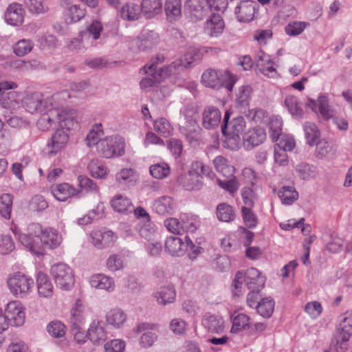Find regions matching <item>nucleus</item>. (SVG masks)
Segmentation results:
<instances>
[{
    "mask_svg": "<svg viewBox=\"0 0 352 352\" xmlns=\"http://www.w3.org/2000/svg\"><path fill=\"white\" fill-rule=\"evenodd\" d=\"M20 243L29 251L37 256L45 254V248L54 250L60 246L62 236L53 228L43 229L38 223H31L27 232L19 235Z\"/></svg>",
    "mask_w": 352,
    "mask_h": 352,
    "instance_id": "f257e3e1",
    "label": "nucleus"
},
{
    "mask_svg": "<svg viewBox=\"0 0 352 352\" xmlns=\"http://www.w3.org/2000/svg\"><path fill=\"white\" fill-rule=\"evenodd\" d=\"M265 282V277L254 267L248 269L245 273L238 272L234 280V294L235 296H241L245 292V287L249 290L260 292Z\"/></svg>",
    "mask_w": 352,
    "mask_h": 352,
    "instance_id": "f03ea898",
    "label": "nucleus"
},
{
    "mask_svg": "<svg viewBox=\"0 0 352 352\" xmlns=\"http://www.w3.org/2000/svg\"><path fill=\"white\" fill-rule=\"evenodd\" d=\"M236 80V76L228 71L208 69L202 74L201 81L205 87L216 89L224 87L232 91Z\"/></svg>",
    "mask_w": 352,
    "mask_h": 352,
    "instance_id": "7ed1b4c3",
    "label": "nucleus"
},
{
    "mask_svg": "<svg viewBox=\"0 0 352 352\" xmlns=\"http://www.w3.org/2000/svg\"><path fill=\"white\" fill-rule=\"evenodd\" d=\"M179 65V63H172L166 67H158L157 63L145 65L144 70L147 76L140 81L141 89H147L159 83L164 78L175 73L176 66Z\"/></svg>",
    "mask_w": 352,
    "mask_h": 352,
    "instance_id": "20e7f679",
    "label": "nucleus"
},
{
    "mask_svg": "<svg viewBox=\"0 0 352 352\" xmlns=\"http://www.w3.org/2000/svg\"><path fill=\"white\" fill-rule=\"evenodd\" d=\"M124 140L120 136L112 135L100 140L98 153L105 158L122 156L124 154Z\"/></svg>",
    "mask_w": 352,
    "mask_h": 352,
    "instance_id": "39448f33",
    "label": "nucleus"
},
{
    "mask_svg": "<svg viewBox=\"0 0 352 352\" xmlns=\"http://www.w3.org/2000/svg\"><path fill=\"white\" fill-rule=\"evenodd\" d=\"M50 273L56 286L63 290H70L74 285V275L70 267L63 263L53 265Z\"/></svg>",
    "mask_w": 352,
    "mask_h": 352,
    "instance_id": "423d86ee",
    "label": "nucleus"
},
{
    "mask_svg": "<svg viewBox=\"0 0 352 352\" xmlns=\"http://www.w3.org/2000/svg\"><path fill=\"white\" fill-rule=\"evenodd\" d=\"M337 333L336 350L338 352H345L348 348L347 342L352 336V312L340 316Z\"/></svg>",
    "mask_w": 352,
    "mask_h": 352,
    "instance_id": "0eeeda50",
    "label": "nucleus"
},
{
    "mask_svg": "<svg viewBox=\"0 0 352 352\" xmlns=\"http://www.w3.org/2000/svg\"><path fill=\"white\" fill-rule=\"evenodd\" d=\"M34 280L21 272L13 274L8 280V285L10 292L16 297L26 296L32 289Z\"/></svg>",
    "mask_w": 352,
    "mask_h": 352,
    "instance_id": "6e6552de",
    "label": "nucleus"
},
{
    "mask_svg": "<svg viewBox=\"0 0 352 352\" xmlns=\"http://www.w3.org/2000/svg\"><path fill=\"white\" fill-rule=\"evenodd\" d=\"M58 98V95L44 98L40 93H33L28 95L24 101V107L27 111L33 114L42 113L47 109L54 104V102Z\"/></svg>",
    "mask_w": 352,
    "mask_h": 352,
    "instance_id": "1a4fd4ad",
    "label": "nucleus"
},
{
    "mask_svg": "<svg viewBox=\"0 0 352 352\" xmlns=\"http://www.w3.org/2000/svg\"><path fill=\"white\" fill-rule=\"evenodd\" d=\"M228 119L229 114L226 112L224 117V124L221 126L222 133L230 139L239 142L245 127L244 118L239 116L233 118L230 122H228Z\"/></svg>",
    "mask_w": 352,
    "mask_h": 352,
    "instance_id": "9d476101",
    "label": "nucleus"
},
{
    "mask_svg": "<svg viewBox=\"0 0 352 352\" xmlns=\"http://www.w3.org/2000/svg\"><path fill=\"white\" fill-rule=\"evenodd\" d=\"M216 52L217 49L210 47H203L199 48L195 46H190L186 48L182 59L175 61L174 63H179V65L176 66L175 72L179 67L183 66L184 67H190L194 63H198L202 58L204 54Z\"/></svg>",
    "mask_w": 352,
    "mask_h": 352,
    "instance_id": "9b49d317",
    "label": "nucleus"
},
{
    "mask_svg": "<svg viewBox=\"0 0 352 352\" xmlns=\"http://www.w3.org/2000/svg\"><path fill=\"white\" fill-rule=\"evenodd\" d=\"M118 239L116 233L110 230L96 229L90 233V242L98 250H103L113 245Z\"/></svg>",
    "mask_w": 352,
    "mask_h": 352,
    "instance_id": "f8f14e48",
    "label": "nucleus"
},
{
    "mask_svg": "<svg viewBox=\"0 0 352 352\" xmlns=\"http://www.w3.org/2000/svg\"><path fill=\"white\" fill-rule=\"evenodd\" d=\"M158 325L144 322L138 325L135 332L142 334L140 344L144 348L151 346L157 339Z\"/></svg>",
    "mask_w": 352,
    "mask_h": 352,
    "instance_id": "ddd939ff",
    "label": "nucleus"
},
{
    "mask_svg": "<svg viewBox=\"0 0 352 352\" xmlns=\"http://www.w3.org/2000/svg\"><path fill=\"white\" fill-rule=\"evenodd\" d=\"M6 318L12 326L20 327L25 322V312L22 304L17 300L10 302L6 308Z\"/></svg>",
    "mask_w": 352,
    "mask_h": 352,
    "instance_id": "4468645a",
    "label": "nucleus"
},
{
    "mask_svg": "<svg viewBox=\"0 0 352 352\" xmlns=\"http://www.w3.org/2000/svg\"><path fill=\"white\" fill-rule=\"evenodd\" d=\"M258 8L257 3L252 1H241L234 10L236 19L243 23L252 21Z\"/></svg>",
    "mask_w": 352,
    "mask_h": 352,
    "instance_id": "2eb2a0df",
    "label": "nucleus"
},
{
    "mask_svg": "<svg viewBox=\"0 0 352 352\" xmlns=\"http://www.w3.org/2000/svg\"><path fill=\"white\" fill-rule=\"evenodd\" d=\"M56 119L58 128L67 131L78 126V112L75 109H58V116Z\"/></svg>",
    "mask_w": 352,
    "mask_h": 352,
    "instance_id": "dca6fc26",
    "label": "nucleus"
},
{
    "mask_svg": "<svg viewBox=\"0 0 352 352\" xmlns=\"http://www.w3.org/2000/svg\"><path fill=\"white\" fill-rule=\"evenodd\" d=\"M221 120L219 109L213 106H207L202 112L201 124L204 128L212 130L217 128Z\"/></svg>",
    "mask_w": 352,
    "mask_h": 352,
    "instance_id": "f3484780",
    "label": "nucleus"
},
{
    "mask_svg": "<svg viewBox=\"0 0 352 352\" xmlns=\"http://www.w3.org/2000/svg\"><path fill=\"white\" fill-rule=\"evenodd\" d=\"M184 8L194 21L202 20L208 13L204 0H186Z\"/></svg>",
    "mask_w": 352,
    "mask_h": 352,
    "instance_id": "a211bd4d",
    "label": "nucleus"
},
{
    "mask_svg": "<svg viewBox=\"0 0 352 352\" xmlns=\"http://www.w3.org/2000/svg\"><path fill=\"white\" fill-rule=\"evenodd\" d=\"M160 41V37L154 31H144L140 36L133 41V45L140 51H145L155 46Z\"/></svg>",
    "mask_w": 352,
    "mask_h": 352,
    "instance_id": "6ab92c4d",
    "label": "nucleus"
},
{
    "mask_svg": "<svg viewBox=\"0 0 352 352\" xmlns=\"http://www.w3.org/2000/svg\"><path fill=\"white\" fill-rule=\"evenodd\" d=\"M25 16V10L22 6L18 3L10 4L5 13V20L7 23L18 26L23 23Z\"/></svg>",
    "mask_w": 352,
    "mask_h": 352,
    "instance_id": "aec40b11",
    "label": "nucleus"
},
{
    "mask_svg": "<svg viewBox=\"0 0 352 352\" xmlns=\"http://www.w3.org/2000/svg\"><path fill=\"white\" fill-rule=\"evenodd\" d=\"M87 335L93 344H102L107 338L104 322L98 320H93L88 329Z\"/></svg>",
    "mask_w": 352,
    "mask_h": 352,
    "instance_id": "412c9836",
    "label": "nucleus"
},
{
    "mask_svg": "<svg viewBox=\"0 0 352 352\" xmlns=\"http://www.w3.org/2000/svg\"><path fill=\"white\" fill-rule=\"evenodd\" d=\"M102 31L103 26L101 22L98 20H94L81 32L84 36L85 40L88 41L91 47H94L97 45V41L100 39Z\"/></svg>",
    "mask_w": 352,
    "mask_h": 352,
    "instance_id": "4be33fe9",
    "label": "nucleus"
},
{
    "mask_svg": "<svg viewBox=\"0 0 352 352\" xmlns=\"http://www.w3.org/2000/svg\"><path fill=\"white\" fill-rule=\"evenodd\" d=\"M58 116V108L53 104L41 113V116L37 121L38 129L43 131L49 130L54 124L56 123V118Z\"/></svg>",
    "mask_w": 352,
    "mask_h": 352,
    "instance_id": "5701e85b",
    "label": "nucleus"
},
{
    "mask_svg": "<svg viewBox=\"0 0 352 352\" xmlns=\"http://www.w3.org/2000/svg\"><path fill=\"white\" fill-rule=\"evenodd\" d=\"M89 284L95 289L107 292H112L116 287L113 279L104 274L92 275L89 278Z\"/></svg>",
    "mask_w": 352,
    "mask_h": 352,
    "instance_id": "b1692460",
    "label": "nucleus"
},
{
    "mask_svg": "<svg viewBox=\"0 0 352 352\" xmlns=\"http://www.w3.org/2000/svg\"><path fill=\"white\" fill-rule=\"evenodd\" d=\"M51 192L58 201H65L68 198L77 195L80 191L68 183H62L53 185L51 187Z\"/></svg>",
    "mask_w": 352,
    "mask_h": 352,
    "instance_id": "393cba45",
    "label": "nucleus"
},
{
    "mask_svg": "<svg viewBox=\"0 0 352 352\" xmlns=\"http://www.w3.org/2000/svg\"><path fill=\"white\" fill-rule=\"evenodd\" d=\"M224 29V21L219 14H213L207 19L204 31L210 37H217Z\"/></svg>",
    "mask_w": 352,
    "mask_h": 352,
    "instance_id": "a878e982",
    "label": "nucleus"
},
{
    "mask_svg": "<svg viewBox=\"0 0 352 352\" xmlns=\"http://www.w3.org/2000/svg\"><path fill=\"white\" fill-rule=\"evenodd\" d=\"M178 182L186 190H199L202 186L201 177L196 174L191 168L188 173L181 175L178 179Z\"/></svg>",
    "mask_w": 352,
    "mask_h": 352,
    "instance_id": "bb28decb",
    "label": "nucleus"
},
{
    "mask_svg": "<svg viewBox=\"0 0 352 352\" xmlns=\"http://www.w3.org/2000/svg\"><path fill=\"white\" fill-rule=\"evenodd\" d=\"M256 67L257 69L266 76L273 78L276 74L272 62L269 56L263 52H260L256 58Z\"/></svg>",
    "mask_w": 352,
    "mask_h": 352,
    "instance_id": "cd10ccee",
    "label": "nucleus"
},
{
    "mask_svg": "<svg viewBox=\"0 0 352 352\" xmlns=\"http://www.w3.org/2000/svg\"><path fill=\"white\" fill-rule=\"evenodd\" d=\"M202 324L211 333H220L224 329V320L217 315L206 314L202 320Z\"/></svg>",
    "mask_w": 352,
    "mask_h": 352,
    "instance_id": "c85d7f7f",
    "label": "nucleus"
},
{
    "mask_svg": "<svg viewBox=\"0 0 352 352\" xmlns=\"http://www.w3.org/2000/svg\"><path fill=\"white\" fill-rule=\"evenodd\" d=\"M197 113V109L192 104H187L181 110L180 113L184 119L188 122L192 129L188 133H186V138L190 142L196 136L195 128L197 127L193 118Z\"/></svg>",
    "mask_w": 352,
    "mask_h": 352,
    "instance_id": "c756f323",
    "label": "nucleus"
},
{
    "mask_svg": "<svg viewBox=\"0 0 352 352\" xmlns=\"http://www.w3.org/2000/svg\"><path fill=\"white\" fill-rule=\"evenodd\" d=\"M68 140L69 135L67 131L58 127L50 142L47 143V146L50 148L49 152L56 153L65 146Z\"/></svg>",
    "mask_w": 352,
    "mask_h": 352,
    "instance_id": "7c9ffc66",
    "label": "nucleus"
},
{
    "mask_svg": "<svg viewBox=\"0 0 352 352\" xmlns=\"http://www.w3.org/2000/svg\"><path fill=\"white\" fill-rule=\"evenodd\" d=\"M38 293L41 297L51 298L54 293L52 283L47 274L38 272L36 277Z\"/></svg>",
    "mask_w": 352,
    "mask_h": 352,
    "instance_id": "2f4dec72",
    "label": "nucleus"
},
{
    "mask_svg": "<svg viewBox=\"0 0 352 352\" xmlns=\"http://www.w3.org/2000/svg\"><path fill=\"white\" fill-rule=\"evenodd\" d=\"M87 318V309L80 300H77L72 309L71 327H83Z\"/></svg>",
    "mask_w": 352,
    "mask_h": 352,
    "instance_id": "473e14b6",
    "label": "nucleus"
},
{
    "mask_svg": "<svg viewBox=\"0 0 352 352\" xmlns=\"http://www.w3.org/2000/svg\"><path fill=\"white\" fill-rule=\"evenodd\" d=\"M153 209L160 215H166L173 212L175 209V204L170 197L164 196L155 201Z\"/></svg>",
    "mask_w": 352,
    "mask_h": 352,
    "instance_id": "72a5a7b5",
    "label": "nucleus"
},
{
    "mask_svg": "<svg viewBox=\"0 0 352 352\" xmlns=\"http://www.w3.org/2000/svg\"><path fill=\"white\" fill-rule=\"evenodd\" d=\"M266 138L265 130L262 128H253L250 129L245 135L243 140L247 144V146H257L262 144Z\"/></svg>",
    "mask_w": 352,
    "mask_h": 352,
    "instance_id": "f704fd0d",
    "label": "nucleus"
},
{
    "mask_svg": "<svg viewBox=\"0 0 352 352\" xmlns=\"http://www.w3.org/2000/svg\"><path fill=\"white\" fill-rule=\"evenodd\" d=\"M126 319V313L118 308L111 309L106 315L107 322L116 329L122 327Z\"/></svg>",
    "mask_w": 352,
    "mask_h": 352,
    "instance_id": "c9c22d12",
    "label": "nucleus"
},
{
    "mask_svg": "<svg viewBox=\"0 0 352 352\" xmlns=\"http://www.w3.org/2000/svg\"><path fill=\"white\" fill-rule=\"evenodd\" d=\"M185 244L178 236L168 237L165 241V250L172 256H181L185 252Z\"/></svg>",
    "mask_w": 352,
    "mask_h": 352,
    "instance_id": "e433bc0d",
    "label": "nucleus"
},
{
    "mask_svg": "<svg viewBox=\"0 0 352 352\" xmlns=\"http://www.w3.org/2000/svg\"><path fill=\"white\" fill-rule=\"evenodd\" d=\"M175 291L172 285H168L161 287L155 293V298L157 302L162 305H166L174 302L175 299Z\"/></svg>",
    "mask_w": 352,
    "mask_h": 352,
    "instance_id": "4c0bfd02",
    "label": "nucleus"
},
{
    "mask_svg": "<svg viewBox=\"0 0 352 352\" xmlns=\"http://www.w3.org/2000/svg\"><path fill=\"white\" fill-rule=\"evenodd\" d=\"M116 179L121 184L132 186L136 183L138 175L131 168H122L116 175Z\"/></svg>",
    "mask_w": 352,
    "mask_h": 352,
    "instance_id": "58836bf2",
    "label": "nucleus"
},
{
    "mask_svg": "<svg viewBox=\"0 0 352 352\" xmlns=\"http://www.w3.org/2000/svg\"><path fill=\"white\" fill-rule=\"evenodd\" d=\"M162 0H143L141 10L147 18L160 13L162 10Z\"/></svg>",
    "mask_w": 352,
    "mask_h": 352,
    "instance_id": "ea45409f",
    "label": "nucleus"
},
{
    "mask_svg": "<svg viewBox=\"0 0 352 352\" xmlns=\"http://www.w3.org/2000/svg\"><path fill=\"white\" fill-rule=\"evenodd\" d=\"M182 222L183 232H195L201 226V221L197 215L183 214L180 217Z\"/></svg>",
    "mask_w": 352,
    "mask_h": 352,
    "instance_id": "a19ab883",
    "label": "nucleus"
},
{
    "mask_svg": "<svg viewBox=\"0 0 352 352\" xmlns=\"http://www.w3.org/2000/svg\"><path fill=\"white\" fill-rule=\"evenodd\" d=\"M126 266L125 257L120 254H112L106 261V267L111 272L122 270Z\"/></svg>",
    "mask_w": 352,
    "mask_h": 352,
    "instance_id": "79ce46f5",
    "label": "nucleus"
},
{
    "mask_svg": "<svg viewBox=\"0 0 352 352\" xmlns=\"http://www.w3.org/2000/svg\"><path fill=\"white\" fill-rule=\"evenodd\" d=\"M213 164L217 172L226 177H230L234 175L235 168L229 164L228 160L223 156H217L213 160Z\"/></svg>",
    "mask_w": 352,
    "mask_h": 352,
    "instance_id": "37998d69",
    "label": "nucleus"
},
{
    "mask_svg": "<svg viewBox=\"0 0 352 352\" xmlns=\"http://www.w3.org/2000/svg\"><path fill=\"white\" fill-rule=\"evenodd\" d=\"M113 210L120 213H125L132 210L131 200L122 195H116L111 201Z\"/></svg>",
    "mask_w": 352,
    "mask_h": 352,
    "instance_id": "c03bdc74",
    "label": "nucleus"
},
{
    "mask_svg": "<svg viewBox=\"0 0 352 352\" xmlns=\"http://www.w3.org/2000/svg\"><path fill=\"white\" fill-rule=\"evenodd\" d=\"M104 135L102 126L101 124H96L93 126L92 129L89 131L86 138V144L89 147L98 145L102 140V137Z\"/></svg>",
    "mask_w": 352,
    "mask_h": 352,
    "instance_id": "a18cd8bd",
    "label": "nucleus"
},
{
    "mask_svg": "<svg viewBox=\"0 0 352 352\" xmlns=\"http://www.w3.org/2000/svg\"><path fill=\"white\" fill-rule=\"evenodd\" d=\"M141 10L138 5L129 3L122 7L120 11V15L123 19L135 21L139 19Z\"/></svg>",
    "mask_w": 352,
    "mask_h": 352,
    "instance_id": "49530a36",
    "label": "nucleus"
},
{
    "mask_svg": "<svg viewBox=\"0 0 352 352\" xmlns=\"http://www.w3.org/2000/svg\"><path fill=\"white\" fill-rule=\"evenodd\" d=\"M216 214L218 219L223 222H230L235 218L233 208L226 203H221L217 206Z\"/></svg>",
    "mask_w": 352,
    "mask_h": 352,
    "instance_id": "de8ad7c7",
    "label": "nucleus"
},
{
    "mask_svg": "<svg viewBox=\"0 0 352 352\" xmlns=\"http://www.w3.org/2000/svg\"><path fill=\"white\" fill-rule=\"evenodd\" d=\"M164 9L167 16L170 20H175L181 15V0H166Z\"/></svg>",
    "mask_w": 352,
    "mask_h": 352,
    "instance_id": "09e8293b",
    "label": "nucleus"
},
{
    "mask_svg": "<svg viewBox=\"0 0 352 352\" xmlns=\"http://www.w3.org/2000/svg\"><path fill=\"white\" fill-rule=\"evenodd\" d=\"M278 197L283 204L290 205L298 199V193L292 186H283L278 191Z\"/></svg>",
    "mask_w": 352,
    "mask_h": 352,
    "instance_id": "8fccbe9b",
    "label": "nucleus"
},
{
    "mask_svg": "<svg viewBox=\"0 0 352 352\" xmlns=\"http://www.w3.org/2000/svg\"><path fill=\"white\" fill-rule=\"evenodd\" d=\"M303 127L307 144L310 146L315 145L320 137V131L317 126L314 123L306 122Z\"/></svg>",
    "mask_w": 352,
    "mask_h": 352,
    "instance_id": "3c124183",
    "label": "nucleus"
},
{
    "mask_svg": "<svg viewBox=\"0 0 352 352\" xmlns=\"http://www.w3.org/2000/svg\"><path fill=\"white\" fill-rule=\"evenodd\" d=\"M274 301L270 298H263L256 306L257 312L264 318H270L274 309Z\"/></svg>",
    "mask_w": 352,
    "mask_h": 352,
    "instance_id": "603ef678",
    "label": "nucleus"
},
{
    "mask_svg": "<svg viewBox=\"0 0 352 352\" xmlns=\"http://www.w3.org/2000/svg\"><path fill=\"white\" fill-rule=\"evenodd\" d=\"M285 105L287 108L289 112L297 118H302L303 116V110L299 106L298 100L296 97L289 96L285 100Z\"/></svg>",
    "mask_w": 352,
    "mask_h": 352,
    "instance_id": "864d4df0",
    "label": "nucleus"
},
{
    "mask_svg": "<svg viewBox=\"0 0 352 352\" xmlns=\"http://www.w3.org/2000/svg\"><path fill=\"white\" fill-rule=\"evenodd\" d=\"M12 207V196L10 194L5 193L0 196V214L6 219L11 217Z\"/></svg>",
    "mask_w": 352,
    "mask_h": 352,
    "instance_id": "5fc2aeb1",
    "label": "nucleus"
},
{
    "mask_svg": "<svg viewBox=\"0 0 352 352\" xmlns=\"http://www.w3.org/2000/svg\"><path fill=\"white\" fill-rule=\"evenodd\" d=\"M67 46L70 50L75 52H79L91 47L88 41L85 40L81 31L79 32L78 36L69 40L67 43Z\"/></svg>",
    "mask_w": 352,
    "mask_h": 352,
    "instance_id": "6e6d98bb",
    "label": "nucleus"
},
{
    "mask_svg": "<svg viewBox=\"0 0 352 352\" xmlns=\"http://www.w3.org/2000/svg\"><path fill=\"white\" fill-rule=\"evenodd\" d=\"M295 170L298 176L304 180L312 179L316 175V168L306 163L297 164Z\"/></svg>",
    "mask_w": 352,
    "mask_h": 352,
    "instance_id": "4d7b16f0",
    "label": "nucleus"
},
{
    "mask_svg": "<svg viewBox=\"0 0 352 352\" xmlns=\"http://www.w3.org/2000/svg\"><path fill=\"white\" fill-rule=\"evenodd\" d=\"M241 196L244 207L252 208L258 199L256 188L243 187L241 190Z\"/></svg>",
    "mask_w": 352,
    "mask_h": 352,
    "instance_id": "13d9d810",
    "label": "nucleus"
},
{
    "mask_svg": "<svg viewBox=\"0 0 352 352\" xmlns=\"http://www.w3.org/2000/svg\"><path fill=\"white\" fill-rule=\"evenodd\" d=\"M33 43L30 39L23 38L17 41L13 46L14 54L18 56H23L33 49Z\"/></svg>",
    "mask_w": 352,
    "mask_h": 352,
    "instance_id": "bf43d9fd",
    "label": "nucleus"
},
{
    "mask_svg": "<svg viewBox=\"0 0 352 352\" xmlns=\"http://www.w3.org/2000/svg\"><path fill=\"white\" fill-rule=\"evenodd\" d=\"M151 175L156 179H163L166 177L170 173L169 166L163 162L157 163L150 166Z\"/></svg>",
    "mask_w": 352,
    "mask_h": 352,
    "instance_id": "052dcab7",
    "label": "nucleus"
},
{
    "mask_svg": "<svg viewBox=\"0 0 352 352\" xmlns=\"http://www.w3.org/2000/svg\"><path fill=\"white\" fill-rule=\"evenodd\" d=\"M315 144H316V155L320 158L327 157L333 151V144L331 141L323 139L319 142L317 140Z\"/></svg>",
    "mask_w": 352,
    "mask_h": 352,
    "instance_id": "680f3d73",
    "label": "nucleus"
},
{
    "mask_svg": "<svg viewBox=\"0 0 352 352\" xmlns=\"http://www.w3.org/2000/svg\"><path fill=\"white\" fill-rule=\"evenodd\" d=\"M28 10L34 14H42L48 10V6L43 0H25Z\"/></svg>",
    "mask_w": 352,
    "mask_h": 352,
    "instance_id": "e2e57ef3",
    "label": "nucleus"
},
{
    "mask_svg": "<svg viewBox=\"0 0 352 352\" xmlns=\"http://www.w3.org/2000/svg\"><path fill=\"white\" fill-rule=\"evenodd\" d=\"M307 23L302 21H292L285 27V33L291 36L300 34L306 28Z\"/></svg>",
    "mask_w": 352,
    "mask_h": 352,
    "instance_id": "0e129e2a",
    "label": "nucleus"
},
{
    "mask_svg": "<svg viewBox=\"0 0 352 352\" xmlns=\"http://www.w3.org/2000/svg\"><path fill=\"white\" fill-rule=\"evenodd\" d=\"M65 6L67 9V14L70 16V22L79 21L85 16V12L76 5H72L69 1H64Z\"/></svg>",
    "mask_w": 352,
    "mask_h": 352,
    "instance_id": "69168bd1",
    "label": "nucleus"
},
{
    "mask_svg": "<svg viewBox=\"0 0 352 352\" xmlns=\"http://www.w3.org/2000/svg\"><path fill=\"white\" fill-rule=\"evenodd\" d=\"M251 92L252 88L250 86L243 85L240 87L236 99L237 104L241 107L248 105L250 100Z\"/></svg>",
    "mask_w": 352,
    "mask_h": 352,
    "instance_id": "338daca9",
    "label": "nucleus"
},
{
    "mask_svg": "<svg viewBox=\"0 0 352 352\" xmlns=\"http://www.w3.org/2000/svg\"><path fill=\"white\" fill-rule=\"evenodd\" d=\"M47 330L50 335L54 338H62L65 334V326L58 320L50 322L47 327Z\"/></svg>",
    "mask_w": 352,
    "mask_h": 352,
    "instance_id": "774afa93",
    "label": "nucleus"
}]
</instances>
